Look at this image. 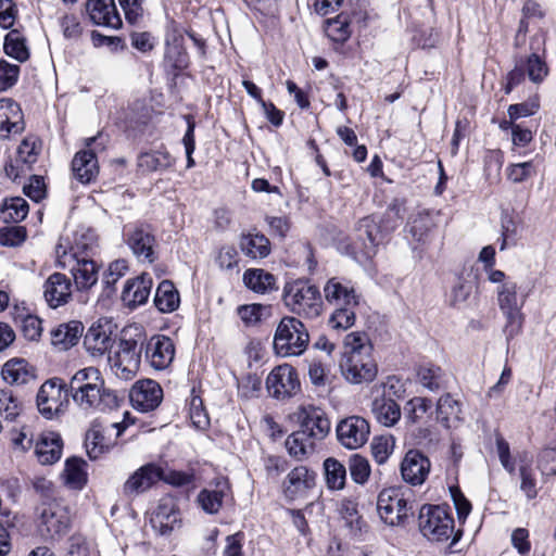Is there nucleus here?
I'll use <instances>...</instances> for the list:
<instances>
[{"mask_svg": "<svg viewBox=\"0 0 556 556\" xmlns=\"http://www.w3.org/2000/svg\"><path fill=\"white\" fill-rule=\"evenodd\" d=\"M340 369L351 383L375 380L378 365L374 357V346L365 332L355 331L345 336Z\"/></svg>", "mask_w": 556, "mask_h": 556, "instance_id": "1", "label": "nucleus"}, {"mask_svg": "<svg viewBox=\"0 0 556 556\" xmlns=\"http://www.w3.org/2000/svg\"><path fill=\"white\" fill-rule=\"evenodd\" d=\"M404 214V202L394 199L389 204L380 224L371 216L362 218L356 228L357 240L353 243L354 257L361 263L374 257L383 239V232H391L399 227Z\"/></svg>", "mask_w": 556, "mask_h": 556, "instance_id": "2", "label": "nucleus"}, {"mask_svg": "<svg viewBox=\"0 0 556 556\" xmlns=\"http://www.w3.org/2000/svg\"><path fill=\"white\" fill-rule=\"evenodd\" d=\"M544 36L535 35L531 39L530 48L532 53L528 56L516 59L514 68L506 75L504 91L510 93L513 89L521 84L526 76L533 84H541L548 75V66L544 59Z\"/></svg>", "mask_w": 556, "mask_h": 556, "instance_id": "3", "label": "nucleus"}, {"mask_svg": "<svg viewBox=\"0 0 556 556\" xmlns=\"http://www.w3.org/2000/svg\"><path fill=\"white\" fill-rule=\"evenodd\" d=\"M283 302L293 313L311 318L319 316L324 306L319 289L303 279L286 282Z\"/></svg>", "mask_w": 556, "mask_h": 556, "instance_id": "4", "label": "nucleus"}, {"mask_svg": "<svg viewBox=\"0 0 556 556\" xmlns=\"http://www.w3.org/2000/svg\"><path fill=\"white\" fill-rule=\"evenodd\" d=\"M56 261L61 268L70 270L77 290H89L97 283L99 278L98 265L87 255L80 256L74 248L67 252L62 245H59L56 249Z\"/></svg>", "mask_w": 556, "mask_h": 556, "instance_id": "5", "label": "nucleus"}, {"mask_svg": "<svg viewBox=\"0 0 556 556\" xmlns=\"http://www.w3.org/2000/svg\"><path fill=\"white\" fill-rule=\"evenodd\" d=\"M421 534L429 541L442 542L454 534V519L448 509L439 505H424L418 516Z\"/></svg>", "mask_w": 556, "mask_h": 556, "instance_id": "6", "label": "nucleus"}, {"mask_svg": "<svg viewBox=\"0 0 556 556\" xmlns=\"http://www.w3.org/2000/svg\"><path fill=\"white\" fill-rule=\"evenodd\" d=\"M497 303L500 309L506 317V328L508 337L513 338L518 334L522 328L523 314L521 308L525 303L522 296L517 294V283L515 281H505L500 285L496 290Z\"/></svg>", "mask_w": 556, "mask_h": 556, "instance_id": "7", "label": "nucleus"}, {"mask_svg": "<svg viewBox=\"0 0 556 556\" xmlns=\"http://www.w3.org/2000/svg\"><path fill=\"white\" fill-rule=\"evenodd\" d=\"M377 510L387 525L399 526L412 514L413 505L408 503L401 489L389 488L379 493Z\"/></svg>", "mask_w": 556, "mask_h": 556, "instance_id": "8", "label": "nucleus"}, {"mask_svg": "<svg viewBox=\"0 0 556 556\" xmlns=\"http://www.w3.org/2000/svg\"><path fill=\"white\" fill-rule=\"evenodd\" d=\"M140 353L136 340L122 338L117 349L108 357L111 370L122 380L132 379L140 367Z\"/></svg>", "mask_w": 556, "mask_h": 556, "instance_id": "9", "label": "nucleus"}, {"mask_svg": "<svg viewBox=\"0 0 556 556\" xmlns=\"http://www.w3.org/2000/svg\"><path fill=\"white\" fill-rule=\"evenodd\" d=\"M288 420L299 426V430L315 441L324 440L330 432V420L326 413L316 406H300L288 416Z\"/></svg>", "mask_w": 556, "mask_h": 556, "instance_id": "10", "label": "nucleus"}, {"mask_svg": "<svg viewBox=\"0 0 556 556\" xmlns=\"http://www.w3.org/2000/svg\"><path fill=\"white\" fill-rule=\"evenodd\" d=\"M67 384L60 378L45 381L37 392V407L42 417L52 420L63 413L68 395Z\"/></svg>", "mask_w": 556, "mask_h": 556, "instance_id": "11", "label": "nucleus"}, {"mask_svg": "<svg viewBox=\"0 0 556 556\" xmlns=\"http://www.w3.org/2000/svg\"><path fill=\"white\" fill-rule=\"evenodd\" d=\"M308 342L309 334L300 319L283 317L280 320V357L303 354Z\"/></svg>", "mask_w": 556, "mask_h": 556, "instance_id": "12", "label": "nucleus"}, {"mask_svg": "<svg viewBox=\"0 0 556 556\" xmlns=\"http://www.w3.org/2000/svg\"><path fill=\"white\" fill-rule=\"evenodd\" d=\"M75 405L87 414L105 412L118 406L116 393L102 384L71 396Z\"/></svg>", "mask_w": 556, "mask_h": 556, "instance_id": "13", "label": "nucleus"}, {"mask_svg": "<svg viewBox=\"0 0 556 556\" xmlns=\"http://www.w3.org/2000/svg\"><path fill=\"white\" fill-rule=\"evenodd\" d=\"M338 441L349 450L362 447L369 438V422L361 416H350L342 419L336 428Z\"/></svg>", "mask_w": 556, "mask_h": 556, "instance_id": "14", "label": "nucleus"}, {"mask_svg": "<svg viewBox=\"0 0 556 556\" xmlns=\"http://www.w3.org/2000/svg\"><path fill=\"white\" fill-rule=\"evenodd\" d=\"M162 479V467L148 463L135 470L124 482L122 491L126 497L132 498L146 493Z\"/></svg>", "mask_w": 556, "mask_h": 556, "instance_id": "15", "label": "nucleus"}, {"mask_svg": "<svg viewBox=\"0 0 556 556\" xmlns=\"http://www.w3.org/2000/svg\"><path fill=\"white\" fill-rule=\"evenodd\" d=\"M125 236L127 245L139 262L151 264L156 260V240L149 228L134 226Z\"/></svg>", "mask_w": 556, "mask_h": 556, "instance_id": "16", "label": "nucleus"}, {"mask_svg": "<svg viewBox=\"0 0 556 556\" xmlns=\"http://www.w3.org/2000/svg\"><path fill=\"white\" fill-rule=\"evenodd\" d=\"M129 397L135 409L148 413L155 409L161 404L163 390L154 380H140L132 386Z\"/></svg>", "mask_w": 556, "mask_h": 556, "instance_id": "17", "label": "nucleus"}, {"mask_svg": "<svg viewBox=\"0 0 556 556\" xmlns=\"http://www.w3.org/2000/svg\"><path fill=\"white\" fill-rule=\"evenodd\" d=\"M111 325L106 320L92 324L84 338L86 352L93 358L102 357L114 344Z\"/></svg>", "mask_w": 556, "mask_h": 556, "instance_id": "18", "label": "nucleus"}, {"mask_svg": "<svg viewBox=\"0 0 556 556\" xmlns=\"http://www.w3.org/2000/svg\"><path fill=\"white\" fill-rule=\"evenodd\" d=\"M70 526V518L63 507L56 503L43 505L40 511L39 528L46 538L54 539L64 534Z\"/></svg>", "mask_w": 556, "mask_h": 556, "instance_id": "19", "label": "nucleus"}, {"mask_svg": "<svg viewBox=\"0 0 556 556\" xmlns=\"http://www.w3.org/2000/svg\"><path fill=\"white\" fill-rule=\"evenodd\" d=\"M430 467L427 456L417 450H409L401 463V475L406 483L421 485L430 472Z\"/></svg>", "mask_w": 556, "mask_h": 556, "instance_id": "20", "label": "nucleus"}, {"mask_svg": "<svg viewBox=\"0 0 556 556\" xmlns=\"http://www.w3.org/2000/svg\"><path fill=\"white\" fill-rule=\"evenodd\" d=\"M315 472L306 466L294 467L283 481V494L286 498L294 501L306 495L315 484Z\"/></svg>", "mask_w": 556, "mask_h": 556, "instance_id": "21", "label": "nucleus"}, {"mask_svg": "<svg viewBox=\"0 0 556 556\" xmlns=\"http://www.w3.org/2000/svg\"><path fill=\"white\" fill-rule=\"evenodd\" d=\"M229 492L230 485L228 479L219 477L214 479L207 488L200 491L197 502L206 514L214 515L219 511Z\"/></svg>", "mask_w": 556, "mask_h": 556, "instance_id": "22", "label": "nucleus"}, {"mask_svg": "<svg viewBox=\"0 0 556 556\" xmlns=\"http://www.w3.org/2000/svg\"><path fill=\"white\" fill-rule=\"evenodd\" d=\"M86 11L94 25L118 29L122 18L114 0H87Z\"/></svg>", "mask_w": 556, "mask_h": 556, "instance_id": "23", "label": "nucleus"}, {"mask_svg": "<svg viewBox=\"0 0 556 556\" xmlns=\"http://www.w3.org/2000/svg\"><path fill=\"white\" fill-rule=\"evenodd\" d=\"M174 355V343L166 336H153L147 343L146 357L150 365L157 370L167 368L173 362Z\"/></svg>", "mask_w": 556, "mask_h": 556, "instance_id": "24", "label": "nucleus"}, {"mask_svg": "<svg viewBox=\"0 0 556 556\" xmlns=\"http://www.w3.org/2000/svg\"><path fill=\"white\" fill-rule=\"evenodd\" d=\"M25 123L20 105L10 98L0 99V137L21 134Z\"/></svg>", "mask_w": 556, "mask_h": 556, "instance_id": "25", "label": "nucleus"}, {"mask_svg": "<svg viewBox=\"0 0 556 556\" xmlns=\"http://www.w3.org/2000/svg\"><path fill=\"white\" fill-rule=\"evenodd\" d=\"M43 296L52 308L66 304L72 298L71 280L61 273L50 275L43 285Z\"/></svg>", "mask_w": 556, "mask_h": 556, "instance_id": "26", "label": "nucleus"}, {"mask_svg": "<svg viewBox=\"0 0 556 556\" xmlns=\"http://www.w3.org/2000/svg\"><path fill=\"white\" fill-rule=\"evenodd\" d=\"M325 300L336 306H357L359 296L350 282H343L339 278H330L324 287Z\"/></svg>", "mask_w": 556, "mask_h": 556, "instance_id": "27", "label": "nucleus"}, {"mask_svg": "<svg viewBox=\"0 0 556 556\" xmlns=\"http://www.w3.org/2000/svg\"><path fill=\"white\" fill-rule=\"evenodd\" d=\"M152 286V278L148 274L128 279L122 292L123 303L131 308L144 304L150 296Z\"/></svg>", "mask_w": 556, "mask_h": 556, "instance_id": "28", "label": "nucleus"}, {"mask_svg": "<svg viewBox=\"0 0 556 556\" xmlns=\"http://www.w3.org/2000/svg\"><path fill=\"white\" fill-rule=\"evenodd\" d=\"M365 20L366 16L362 12H354L352 16L346 13H340L334 18L326 21L325 31L332 41L343 43L351 37V24H361Z\"/></svg>", "mask_w": 556, "mask_h": 556, "instance_id": "29", "label": "nucleus"}, {"mask_svg": "<svg viewBox=\"0 0 556 556\" xmlns=\"http://www.w3.org/2000/svg\"><path fill=\"white\" fill-rule=\"evenodd\" d=\"M61 435L53 431L42 432L36 443L35 454L42 465L58 462L62 455Z\"/></svg>", "mask_w": 556, "mask_h": 556, "instance_id": "30", "label": "nucleus"}, {"mask_svg": "<svg viewBox=\"0 0 556 556\" xmlns=\"http://www.w3.org/2000/svg\"><path fill=\"white\" fill-rule=\"evenodd\" d=\"M371 413L381 426L394 427L402 416L401 406L391 397L377 396L371 403Z\"/></svg>", "mask_w": 556, "mask_h": 556, "instance_id": "31", "label": "nucleus"}, {"mask_svg": "<svg viewBox=\"0 0 556 556\" xmlns=\"http://www.w3.org/2000/svg\"><path fill=\"white\" fill-rule=\"evenodd\" d=\"M66 384L68 395L73 396L93 387H101L105 381L97 367L89 366L77 370Z\"/></svg>", "mask_w": 556, "mask_h": 556, "instance_id": "32", "label": "nucleus"}, {"mask_svg": "<svg viewBox=\"0 0 556 556\" xmlns=\"http://www.w3.org/2000/svg\"><path fill=\"white\" fill-rule=\"evenodd\" d=\"M74 177L81 184H89L98 173L99 166L96 154L92 150H83L75 154L72 161Z\"/></svg>", "mask_w": 556, "mask_h": 556, "instance_id": "33", "label": "nucleus"}, {"mask_svg": "<svg viewBox=\"0 0 556 556\" xmlns=\"http://www.w3.org/2000/svg\"><path fill=\"white\" fill-rule=\"evenodd\" d=\"M84 332L80 321L72 320L60 324L51 331V343L61 351H66L76 345Z\"/></svg>", "mask_w": 556, "mask_h": 556, "instance_id": "34", "label": "nucleus"}, {"mask_svg": "<svg viewBox=\"0 0 556 556\" xmlns=\"http://www.w3.org/2000/svg\"><path fill=\"white\" fill-rule=\"evenodd\" d=\"M39 150L40 144L37 138L26 137L17 148L16 165L10 164V166L5 168L8 175L17 177L18 172L24 170V167L29 168V166L37 161Z\"/></svg>", "mask_w": 556, "mask_h": 556, "instance_id": "35", "label": "nucleus"}, {"mask_svg": "<svg viewBox=\"0 0 556 556\" xmlns=\"http://www.w3.org/2000/svg\"><path fill=\"white\" fill-rule=\"evenodd\" d=\"M177 521L178 517L170 500L161 501L150 518L153 530L161 535L169 534Z\"/></svg>", "mask_w": 556, "mask_h": 556, "instance_id": "36", "label": "nucleus"}, {"mask_svg": "<svg viewBox=\"0 0 556 556\" xmlns=\"http://www.w3.org/2000/svg\"><path fill=\"white\" fill-rule=\"evenodd\" d=\"M460 403L451 394L442 395L437 402V419L446 428L460 421Z\"/></svg>", "mask_w": 556, "mask_h": 556, "instance_id": "37", "label": "nucleus"}, {"mask_svg": "<svg viewBox=\"0 0 556 556\" xmlns=\"http://www.w3.org/2000/svg\"><path fill=\"white\" fill-rule=\"evenodd\" d=\"M1 376L10 384H25L34 378L27 362L23 358L8 361L2 367Z\"/></svg>", "mask_w": 556, "mask_h": 556, "instance_id": "38", "label": "nucleus"}, {"mask_svg": "<svg viewBox=\"0 0 556 556\" xmlns=\"http://www.w3.org/2000/svg\"><path fill=\"white\" fill-rule=\"evenodd\" d=\"M180 298L174 283L169 280L160 282L155 296L154 304L162 313H170L178 308Z\"/></svg>", "mask_w": 556, "mask_h": 556, "instance_id": "39", "label": "nucleus"}, {"mask_svg": "<svg viewBox=\"0 0 556 556\" xmlns=\"http://www.w3.org/2000/svg\"><path fill=\"white\" fill-rule=\"evenodd\" d=\"M86 462L78 457L68 458L64 468V480L73 490H81L87 483Z\"/></svg>", "mask_w": 556, "mask_h": 556, "instance_id": "40", "label": "nucleus"}, {"mask_svg": "<svg viewBox=\"0 0 556 556\" xmlns=\"http://www.w3.org/2000/svg\"><path fill=\"white\" fill-rule=\"evenodd\" d=\"M315 440H312L300 430L293 431L286 440L285 446L290 456L298 460L307 457L314 451Z\"/></svg>", "mask_w": 556, "mask_h": 556, "instance_id": "41", "label": "nucleus"}, {"mask_svg": "<svg viewBox=\"0 0 556 556\" xmlns=\"http://www.w3.org/2000/svg\"><path fill=\"white\" fill-rule=\"evenodd\" d=\"M3 50L8 56H11L18 62H25L29 59L26 38L17 29H12L7 34Z\"/></svg>", "mask_w": 556, "mask_h": 556, "instance_id": "42", "label": "nucleus"}, {"mask_svg": "<svg viewBox=\"0 0 556 556\" xmlns=\"http://www.w3.org/2000/svg\"><path fill=\"white\" fill-rule=\"evenodd\" d=\"M326 484L330 490H342L346 482L345 466L333 457L324 460Z\"/></svg>", "mask_w": 556, "mask_h": 556, "instance_id": "43", "label": "nucleus"}, {"mask_svg": "<svg viewBox=\"0 0 556 556\" xmlns=\"http://www.w3.org/2000/svg\"><path fill=\"white\" fill-rule=\"evenodd\" d=\"M240 248L247 256L262 258L269 253V241L263 235L248 233L241 238Z\"/></svg>", "mask_w": 556, "mask_h": 556, "instance_id": "44", "label": "nucleus"}, {"mask_svg": "<svg viewBox=\"0 0 556 556\" xmlns=\"http://www.w3.org/2000/svg\"><path fill=\"white\" fill-rule=\"evenodd\" d=\"M433 220L428 213H418L407 224V231L419 243H426L433 229Z\"/></svg>", "mask_w": 556, "mask_h": 556, "instance_id": "45", "label": "nucleus"}, {"mask_svg": "<svg viewBox=\"0 0 556 556\" xmlns=\"http://www.w3.org/2000/svg\"><path fill=\"white\" fill-rule=\"evenodd\" d=\"M243 282L254 292L264 293L274 287L276 278L264 269H248L243 274Z\"/></svg>", "mask_w": 556, "mask_h": 556, "instance_id": "46", "label": "nucleus"}, {"mask_svg": "<svg viewBox=\"0 0 556 556\" xmlns=\"http://www.w3.org/2000/svg\"><path fill=\"white\" fill-rule=\"evenodd\" d=\"M28 214V204L22 198L5 200L0 208V218L4 223H20Z\"/></svg>", "mask_w": 556, "mask_h": 556, "instance_id": "47", "label": "nucleus"}, {"mask_svg": "<svg viewBox=\"0 0 556 556\" xmlns=\"http://www.w3.org/2000/svg\"><path fill=\"white\" fill-rule=\"evenodd\" d=\"M173 157L168 152L153 151L140 154L138 166L144 172L163 170L172 166Z\"/></svg>", "mask_w": 556, "mask_h": 556, "instance_id": "48", "label": "nucleus"}, {"mask_svg": "<svg viewBox=\"0 0 556 556\" xmlns=\"http://www.w3.org/2000/svg\"><path fill=\"white\" fill-rule=\"evenodd\" d=\"M238 315L245 326H255L271 316V307L262 304L241 305Z\"/></svg>", "mask_w": 556, "mask_h": 556, "instance_id": "49", "label": "nucleus"}, {"mask_svg": "<svg viewBox=\"0 0 556 556\" xmlns=\"http://www.w3.org/2000/svg\"><path fill=\"white\" fill-rule=\"evenodd\" d=\"M128 271V264L125 260L112 262L103 274L102 285L108 296L115 292L116 282Z\"/></svg>", "mask_w": 556, "mask_h": 556, "instance_id": "50", "label": "nucleus"}, {"mask_svg": "<svg viewBox=\"0 0 556 556\" xmlns=\"http://www.w3.org/2000/svg\"><path fill=\"white\" fill-rule=\"evenodd\" d=\"M431 406L432 402L429 399L421 396L410 399L404 407L406 420L413 425L421 421Z\"/></svg>", "mask_w": 556, "mask_h": 556, "instance_id": "51", "label": "nucleus"}, {"mask_svg": "<svg viewBox=\"0 0 556 556\" xmlns=\"http://www.w3.org/2000/svg\"><path fill=\"white\" fill-rule=\"evenodd\" d=\"M418 381L422 387L434 392L444 388V377L438 366H422L418 370Z\"/></svg>", "mask_w": 556, "mask_h": 556, "instance_id": "52", "label": "nucleus"}, {"mask_svg": "<svg viewBox=\"0 0 556 556\" xmlns=\"http://www.w3.org/2000/svg\"><path fill=\"white\" fill-rule=\"evenodd\" d=\"M280 388L285 396H293L301 390V383L295 369L289 364H280ZM282 392L280 391V395Z\"/></svg>", "mask_w": 556, "mask_h": 556, "instance_id": "53", "label": "nucleus"}, {"mask_svg": "<svg viewBox=\"0 0 556 556\" xmlns=\"http://www.w3.org/2000/svg\"><path fill=\"white\" fill-rule=\"evenodd\" d=\"M21 400L10 390H0V415L8 420H14L22 412Z\"/></svg>", "mask_w": 556, "mask_h": 556, "instance_id": "54", "label": "nucleus"}, {"mask_svg": "<svg viewBox=\"0 0 556 556\" xmlns=\"http://www.w3.org/2000/svg\"><path fill=\"white\" fill-rule=\"evenodd\" d=\"M394 446L395 440L392 435L374 438L370 445L372 457L378 464H384L393 453Z\"/></svg>", "mask_w": 556, "mask_h": 556, "instance_id": "55", "label": "nucleus"}, {"mask_svg": "<svg viewBox=\"0 0 556 556\" xmlns=\"http://www.w3.org/2000/svg\"><path fill=\"white\" fill-rule=\"evenodd\" d=\"M356 306L336 307L329 318V326L337 330H346L355 324Z\"/></svg>", "mask_w": 556, "mask_h": 556, "instance_id": "56", "label": "nucleus"}, {"mask_svg": "<svg viewBox=\"0 0 556 556\" xmlns=\"http://www.w3.org/2000/svg\"><path fill=\"white\" fill-rule=\"evenodd\" d=\"M110 443L105 441L101 430L92 428L86 435V448L90 458L97 459L103 452L108 451Z\"/></svg>", "mask_w": 556, "mask_h": 556, "instance_id": "57", "label": "nucleus"}, {"mask_svg": "<svg viewBox=\"0 0 556 556\" xmlns=\"http://www.w3.org/2000/svg\"><path fill=\"white\" fill-rule=\"evenodd\" d=\"M536 175V167L532 161L510 164L506 167V176L514 184L523 182Z\"/></svg>", "mask_w": 556, "mask_h": 556, "instance_id": "58", "label": "nucleus"}, {"mask_svg": "<svg viewBox=\"0 0 556 556\" xmlns=\"http://www.w3.org/2000/svg\"><path fill=\"white\" fill-rule=\"evenodd\" d=\"M349 469L352 480L357 484L366 483L371 472L369 462L358 454L350 458Z\"/></svg>", "mask_w": 556, "mask_h": 556, "instance_id": "59", "label": "nucleus"}, {"mask_svg": "<svg viewBox=\"0 0 556 556\" xmlns=\"http://www.w3.org/2000/svg\"><path fill=\"white\" fill-rule=\"evenodd\" d=\"M520 490L526 494L528 500H533L538 495L536 479L533 469L523 465L519 468Z\"/></svg>", "mask_w": 556, "mask_h": 556, "instance_id": "60", "label": "nucleus"}, {"mask_svg": "<svg viewBox=\"0 0 556 556\" xmlns=\"http://www.w3.org/2000/svg\"><path fill=\"white\" fill-rule=\"evenodd\" d=\"M20 76V66L9 63L5 60H0V89L7 90L13 87Z\"/></svg>", "mask_w": 556, "mask_h": 556, "instance_id": "61", "label": "nucleus"}, {"mask_svg": "<svg viewBox=\"0 0 556 556\" xmlns=\"http://www.w3.org/2000/svg\"><path fill=\"white\" fill-rule=\"evenodd\" d=\"M26 230L22 226H10L0 229V244L4 247H16L24 242Z\"/></svg>", "mask_w": 556, "mask_h": 556, "instance_id": "62", "label": "nucleus"}, {"mask_svg": "<svg viewBox=\"0 0 556 556\" xmlns=\"http://www.w3.org/2000/svg\"><path fill=\"white\" fill-rule=\"evenodd\" d=\"M540 103L538 99H531L527 102L510 104L507 109L508 116L511 119H519L521 117H528L538 112Z\"/></svg>", "mask_w": 556, "mask_h": 556, "instance_id": "63", "label": "nucleus"}, {"mask_svg": "<svg viewBox=\"0 0 556 556\" xmlns=\"http://www.w3.org/2000/svg\"><path fill=\"white\" fill-rule=\"evenodd\" d=\"M190 419L198 429H205L208 424V417L204 412L202 400L199 396H192L190 401Z\"/></svg>", "mask_w": 556, "mask_h": 556, "instance_id": "64", "label": "nucleus"}]
</instances>
